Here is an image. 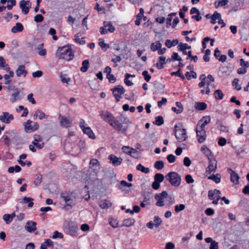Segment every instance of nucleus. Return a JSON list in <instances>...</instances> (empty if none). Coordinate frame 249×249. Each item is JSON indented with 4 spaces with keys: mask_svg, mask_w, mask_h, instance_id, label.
I'll list each match as a JSON object with an SVG mask.
<instances>
[{
    "mask_svg": "<svg viewBox=\"0 0 249 249\" xmlns=\"http://www.w3.org/2000/svg\"><path fill=\"white\" fill-rule=\"evenodd\" d=\"M56 57L59 59L71 61L74 58V53L71 48L67 46L59 47L55 53Z\"/></svg>",
    "mask_w": 249,
    "mask_h": 249,
    "instance_id": "nucleus-1",
    "label": "nucleus"
},
{
    "mask_svg": "<svg viewBox=\"0 0 249 249\" xmlns=\"http://www.w3.org/2000/svg\"><path fill=\"white\" fill-rule=\"evenodd\" d=\"M120 120L122 121V123H120L119 120L116 119L114 117L113 119V121L110 123V125L118 131L122 132H125L127 130L128 127L127 126L124 125L123 124H130L132 123L128 118L125 116H123V115H121Z\"/></svg>",
    "mask_w": 249,
    "mask_h": 249,
    "instance_id": "nucleus-2",
    "label": "nucleus"
},
{
    "mask_svg": "<svg viewBox=\"0 0 249 249\" xmlns=\"http://www.w3.org/2000/svg\"><path fill=\"white\" fill-rule=\"evenodd\" d=\"M166 179L174 187H178L180 184L181 178L180 176L175 172H171L166 176Z\"/></svg>",
    "mask_w": 249,
    "mask_h": 249,
    "instance_id": "nucleus-3",
    "label": "nucleus"
},
{
    "mask_svg": "<svg viewBox=\"0 0 249 249\" xmlns=\"http://www.w3.org/2000/svg\"><path fill=\"white\" fill-rule=\"evenodd\" d=\"M61 197L67 204V206L71 207L74 204L75 196L71 192H65L61 194Z\"/></svg>",
    "mask_w": 249,
    "mask_h": 249,
    "instance_id": "nucleus-4",
    "label": "nucleus"
},
{
    "mask_svg": "<svg viewBox=\"0 0 249 249\" xmlns=\"http://www.w3.org/2000/svg\"><path fill=\"white\" fill-rule=\"evenodd\" d=\"M32 121L28 120L24 123V130L26 132H32L38 129L39 124L36 122H34L33 125H31Z\"/></svg>",
    "mask_w": 249,
    "mask_h": 249,
    "instance_id": "nucleus-5",
    "label": "nucleus"
},
{
    "mask_svg": "<svg viewBox=\"0 0 249 249\" xmlns=\"http://www.w3.org/2000/svg\"><path fill=\"white\" fill-rule=\"evenodd\" d=\"M209 165L206 168V173L210 174L212 172H215L217 168V161L213 157L209 158Z\"/></svg>",
    "mask_w": 249,
    "mask_h": 249,
    "instance_id": "nucleus-6",
    "label": "nucleus"
},
{
    "mask_svg": "<svg viewBox=\"0 0 249 249\" xmlns=\"http://www.w3.org/2000/svg\"><path fill=\"white\" fill-rule=\"evenodd\" d=\"M111 90L113 92L114 96L115 97L117 102H119L122 98V95L124 94L125 90L123 87L121 85H119L114 87Z\"/></svg>",
    "mask_w": 249,
    "mask_h": 249,
    "instance_id": "nucleus-7",
    "label": "nucleus"
},
{
    "mask_svg": "<svg viewBox=\"0 0 249 249\" xmlns=\"http://www.w3.org/2000/svg\"><path fill=\"white\" fill-rule=\"evenodd\" d=\"M167 196L168 194L166 191H162L161 193L155 195V199L157 201L156 205L159 207L164 206V200Z\"/></svg>",
    "mask_w": 249,
    "mask_h": 249,
    "instance_id": "nucleus-8",
    "label": "nucleus"
},
{
    "mask_svg": "<svg viewBox=\"0 0 249 249\" xmlns=\"http://www.w3.org/2000/svg\"><path fill=\"white\" fill-rule=\"evenodd\" d=\"M100 116L101 118L106 122L108 123L109 125L113 121L114 119V115L108 111L107 110H101L100 112Z\"/></svg>",
    "mask_w": 249,
    "mask_h": 249,
    "instance_id": "nucleus-9",
    "label": "nucleus"
},
{
    "mask_svg": "<svg viewBox=\"0 0 249 249\" xmlns=\"http://www.w3.org/2000/svg\"><path fill=\"white\" fill-rule=\"evenodd\" d=\"M175 136L177 140L179 142H182L186 140L187 134L184 128H179L175 130Z\"/></svg>",
    "mask_w": 249,
    "mask_h": 249,
    "instance_id": "nucleus-10",
    "label": "nucleus"
},
{
    "mask_svg": "<svg viewBox=\"0 0 249 249\" xmlns=\"http://www.w3.org/2000/svg\"><path fill=\"white\" fill-rule=\"evenodd\" d=\"M19 4L22 12L25 15L29 13L31 3L28 0H22L19 2Z\"/></svg>",
    "mask_w": 249,
    "mask_h": 249,
    "instance_id": "nucleus-11",
    "label": "nucleus"
},
{
    "mask_svg": "<svg viewBox=\"0 0 249 249\" xmlns=\"http://www.w3.org/2000/svg\"><path fill=\"white\" fill-rule=\"evenodd\" d=\"M108 158L109 160L110 163H111L113 166L115 167L121 165L123 160L122 158H118L115 155L112 154L110 155Z\"/></svg>",
    "mask_w": 249,
    "mask_h": 249,
    "instance_id": "nucleus-12",
    "label": "nucleus"
},
{
    "mask_svg": "<svg viewBox=\"0 0 249 249\" xmlns=\"http://www.w3.org/2000/svg\"><path fill=\"white\" fill-rule=\"evenodd\" d=\"M13 120H14V116L7 112H4L2 115H0V121L2 123L8 124Z\"/></svg>",
    "mask_w": 249,
    "mask_h": 249,
    "instance_id": "nucleus-13",
    "label": "nucleus"
},
{
    "mask_svg": "<svg viewBox=\"0 0 249 249\" xmlns=\"http://www.w3.org/2000/svg\"><path fill=\"white\" fill-rule=\"evenodd\" d=\"M89 168L92 169L97 176V173L100 170V163L97 159H92L89 162Z\"/></svg>",
    "mask_w": 249,
    "mask_h": 249,
    "instance_id": "nucleus-14",
    "label": "nucleus"
},
{
    "mask_svg": "<svg viewBox=\"0 0 249 249\" xmlns=\"http://www.w3.org/2000/svg\"><path fill=\"white\" fill-rule=\"evenodd\" d=\"M42 141V138L39 135H35L34 136V141L32 142V144L35 145L36 148L38 149H42L44 146L43 142L39 143Z\"/></svg>",
    "mask_w": 249,
    "mask_h": 249,
    "instance_id": "nucleus-15",
    "label": "nucleus"
},
{
    "mask_svg": "<svg viewBox=\"0 0 249 249\" xmlns=\"http://www.w3.org/2000/svg\"><path fill=\"white\" fill-rule=\"evenodd\" d=\"M78 226L77 224L73 222H69L68 224V228L67 232L71 236H75L78 231Z\"/></svg>",
    "mask_w": 249,
    "mask_h": 249,
    "instance_id": "nucleus-16",
    "label": "nucleus"
},
{
    "mask_svg": "<svg viewBox=\"0 0 249 249\" xmlns=\"http://www.w3.org/2000/svg\"><path fill=\"white\" fill-rule=\"evenodd\" d=\"M36 223L33 221H28L25 226V229L29 232H33L36 230Z\"/></svg>",
    "mask_w": 249,
    "mask_h": 249,
    "instance_id": "nucleus-17",
    "label": "nucleus"
},
{
    "mask_svg": "<svg viewBox=\"0 0 249 249\" xmlns=\"http://www.w3.org/2000/svg\"><path fill=\"white\" fill-rule=\"evenodd\" d=\"M72 120L68 117H62L60 120V125L65 128H69L71 126Z\"/></svg>",
    "mask_w": 249,
    "mask_h": 249,
    "instance_id": "nucleus-18",
    "label": "nucleus"
},
{
    "mask_svg": "<svg viewBox=\"0 0 249 249\" xmlns=\"http://www.w3.org/2000/svg\"><path fill=\"white\" fill-rule=\"evenodd\" d=\"M228 171L231 175V181L235 184H237L239 182V177L238 175L231 168L228 169Z\"/></svg>",
    "mask_w": 249,
    "mask_h": 249,
    "instance_id": "nucleus-19",
    "label": "nucleus"
},
{
    "mask_svg": "<svg viewBox=\"0 0 249 249\" xmlns=\"http://www.w3.org/2000/svg\"><path fill=\"white\" fill-rule=\"evenodd\" d=\"M220 194L221 192L218 190H210L208 192V197L210 200L215 199V198H220Z\"/></svg>",
    "mask_w": 249,
    "mask_h": 249,
    "instance_id": "nucleus-20",
    "label": "nucleus"
},
{
    "mask_svg": "<svg viewBox=\"0 0 249 249\" xmlns=\"http://www.w3.org/2000/svg\"><path fill=\"white\" fill-rule=\"evenodd\" d=\"M16 73L17 77H20L21 76L25 77L27 74V71L25 70L24 65H19L16 71Z\"/></svg>",
    "mask_w": 249,
    "mask_h": 249,
    "instance_id": "nucleus-21",
    "label": "nucleus"
},
{
    "mask_svg": "<svg viewBox=\"0 0 249 249\" xmlns=\"http://www.w3.org/2000/svg\"><path fill=\"white\" fill-rule=\"evenodd\" d=\"M198 142L199 143L203 142L206 139L207 135L205 131L196 132Z\"/></svg>",
    "mask_w": 249,
    "mask_h": 249,
    "instance_id": "nucleus-22",
    "label": "nucleus"
},
{
    "mask_svg": "<svg viewBox=\"0 0 249 249\" xmlns=\"http://www.w3.org/2000/svg\"><path fill=\"white\" fill-rule=\"evenodd\" d=\"M178 48L179 51H181L184 54L186 55L187 49H190L191 47L186 43H180Z\"/></svg>",
    "mask_w": 249,
    "mask_h": 249,
    "instance_id": "nucleus-23",
    "label": "nucleus"
},
{
    "mask_svg": "<svg viewBox=\"0 0 249 249\" xmlns=\"http://www.w3.org/2000/svg\"><path fill=\"white\" fill-rule=\"evenodd\" d=\"M9 72L8 74H5L3 76L4 77V83L5 85H8L11 83V80L10 79V78H12L14 76V72L11 70H10V71H7Z\"/></svg>",
    "mask_w": 249,
    "mask_h": 249,
    "instance_id": "nucleus-24",
    "label": "nucleus"
},
{
    "mask_svg": "<svg viewBox=\"0 0 249 249\" xmlns=\"http://www.w3.org/2000/svg\"><path fill=\"white\" fill-rule=\"evenodd\" d=\"M201 151L208 157V159L213 157L211 151L205 145H202L200 149Z\"/></svg>",
    "mask_w": 249,
    "mask_h": 249,
    "instance_id": "nucleus-25",
    "label": "nucleus"
},
{
    "mask_svg": "<svg viewBox=\"0 0 249 249\" xmlns=\"http://www.w3.org/2000/svg\"><path fill=\"white\" fill-rule=\"evenodd\" d=\"M21 98H22V97L20 95V93H19V91L17 90V91L15 92H14V93H13L11 95V97L10 98V101L12 103H14V102H16V101H17V100H21Z\"/></svg>",
    "mask_w": 249,
    "mask_h": 249,
    "instance_id": "nucleus-26",
    "label": "nucleus"
},
{
    "mask_svg": "<svg viewBox=\"0 0 249 249\" xmlns=\"http://www.w3.org/2000/svg\"><path fill=\"white\" fill-rule=\"evenodd\" d=\"M82 131L84 133L87 134L90 138L92 139H94L95 138V135L89 127L87 126L83 128Z\"/></svg>",
    "mask_w": 249,
    "mask_h": 249,
    "instance_id": "nucleus-27",
    "label": "nucleus"
},
{
    "mask_svg": "<svg viewBox=\"0 0 249 249\" xmlns=\"http://www.w3.org/2000/svg\"><path fill=\"white\" fill-rule=\"evenodd\" d=\"M23 30V27L21 23H17L16 25L11 29V32L13 33L20 32Z\"/></svg>",
    "mask_w": 249,
    "mask_h": 249,
    "instance_id": "nucleus-28",
    "label": "nucleus"
},
{
    "mask_svg": "<svg viewBox=\"0 0 249 249\" xmlns=\"http://www.w3.org/2000/svg\"><path fill=\"white\" fill-rule=\"evenodd\" d=\"M162 44L160 42V41H157L154 43H152L150 45V49L151 51L153 52H155L156 51L159 50L161 48Z\"/></svg>",
    "mask_w": 249,
    "mask_h": 249,
    "instance_id": "nucleus-29",
    "label": "nucleus"
},
{
    "mask_svg": "<svg viewBox=\"0 0 249 249\" xmlns=\"http://www.w3.org/2000/svg\"><path fill=\"white\" fill-rule=\"evenodd\" d=\"M89 67V62L88 59L85 60L82 62V66L80 68V71L83 72H86Z\"/></svg>",
    "mask_w": 249,
    "mask_h": 249,
    "instance_id": "nucleus-30",
    "label": "nucleus"
},
{
    "mask_svg": "<svg viewBox=\"0 0 249 249\" xmlns=\"http://www.w3.org/2000/svg\"><path fill=\"white\" fill-rule=\"evenodd\" d=\"M195 108L197 110H204L207 107V105L204 102H197L195 104Z\"/></svg>",
    "mask_w": 249,
    "mask_h": 249,
    "instance_id": "nucleus-31",
    "label": "nucleus"
},
{
    "mask_svg": "<svg viewBox=\"0 0 249 249\" xmlns=\"http://www.w3.org/2000/svg\"><path fill=\"white\" fill-rule=\"evenodd\" d=\"M211 121V118L209 116H206L203 117L199 121L198 123H200L201 125H203V126H205L208 124H209Z\"/></svg>",
    "mask_w": 249,
    "mask_h": 249,
    "instance_id": "nucleus-32",
    "label": "nucleus"
},
{
    "mask_svg": "<svg viewBox=\"0 0 249 249\" xmlns=\"http://www.w3.org/2000/svg\"><path fill=\"white\" fill-rule=\"evenodd\" d=\"M178 43V39H174L173 41L167 39L165 40V45L167 48H170L172 46L177 45Z\"/></svg>",
    "mask_w": 249,
    "mask_h": 249,
    "instance_id": "nucleus-33",
    "label": "nucleus"
},
{
    "mask_svg": "<svg viewBox=\"0 0 249 249\" xmlns=\"http://www.w3.org/2000/svg\"><path fill=\"white\" fill-rule=\"evenodd\" d=\"M104 25L105 27H108L107 30L108 32L110 33H113L114 32L115 30V27L112 25L110 21H104Z\"/></svg>",
    "mask_w": 249,
    "mask_h": 249,
    "instance_id": "nucleus-34",
    "label": "nucleus"
},
{
    "mask_svg": "<svg viewBox=\"0 0 249 249\" xmlns=\"http://www.w3.org/2000/svg\"><path fill=\"white\" fill-rule=\"evenodd\" d=\"M38 116L40 120H42L46 117V115L41 110L37 109L34 115V119H36Z\"/></svg>",
    "mask_w": 249,
    "mask_h": 249,
    "instance_id": "nucleus-35",
    "label": "nucleus"
},
{
    "mask_svg": "<svg viewBox=\"0 0 249 249\" xmlns=\"http://www.w3.org/2000/svg\"><path fill=\"white\" fill-rule=\"evenodd\" d=\"M135 220L132 218L124 219L123 222V225L125 227H130L135 223Z\"/></svg>",
    "mask_w": 249,
    "mask_h": 249,
    "instance_id": "nucleus-36",
    "label": "nucleus"
},
{
    "mask_svg": "<svg viewBox=\"0 0 249 249\" xmlns=\"http://www.w3.org/2000/svg\"><path fill=\"white\" fill-rule=\"evenodd\" d=\"M0 68H5L6 71H10V68L7 64H6L3 57L0 56Z\"/></svg>",
    "mask_w": 249,
    "mask_h": 249,
    "instance_id": "nucleus-37",
    "label": "nucleus"
},
{
    "mask_svg": "<svg viewBox=\"0 0 249 249\" xmlns=\"http://www.w3.org/2000/svg\"><path fill=\"white\" fill-rule=\"evenodd\" d=\"M44 44L41 43L37 46V49L39 50L38 54L40 56H45L46 55L47 52L45 49L43 48Z\"/></svg>",
    "mask_w": 249,
    "mask_h": 249,
    "instance_id": "nucleus-38",
    "label": "nucleus"
},
{
    "mask_svg": "<svg viewBox=\"0 0 249 249\" xmlns=\"http://www.w3.org/2000/svg\"><path fill=\"white\" fill-rule=\"evenodd\" d=\"M80 36H81V34L77 33L74 36V39L76 43H78L81 45H84L86 43L85 40H84V37L80 38L79 37Z\"/></svg>",
    "mask_w": 249,
    "mask_h": 249,
    "instance_id": "nucleus-39",
    "label": "nucleus"
},
{
    "mask_svg": "<svg viewBox=\"0 0 249 249\" xmlns=\"http://www.w3.org/2000/svg\"><path fill=\"white\" fill-rule=\"evenodd\" d=\"M220 14L218 13L217 11H215L213 15H212L211 20V23L213 24H215L216 22V20H218V18H220Z\"/></svg>",
    "mask_w": 249,
    "mask_h": 249,
    "instance_id": "nucleus-40",
    "label": "nucleus"
},
{
    "mask_svg": "<svg viewBox=\"0 0 249 249\" xmlns=\"http://www.w3.org/2000/svg\"><path fill=\"white\" fill-rule=\"evenodd\" d=\"M208 179L214 181L216 183H218L221 181V175L219 174L213 175L212 176H209L208 177Z\"/></svg>",
    "mask_w": 249,
    "mask_h": 249,
    "instance_id": "nucleus-41",
    "label": "nucleus"
},
{
    "mask_svg": "<svg viewBox=\"0 0 249 249\" xmlns=\"http://www.w3.org/2000/svg\"><path fill=\"white\" fill-rule=\"evenodd\" d=\"M213 95L215 99L217 100H222L224 96V94L220 89L216 90L214 91Z\"/></svg>",
    "mask_w": 249,
    "mask_h": 249,
    "instance_id": "nucleus-42",
    "label": "nucleus"
},
{
    "mask_svg": "<svg viewBox=\"0 0 249 249\" xmlns=\"http://www.w3.org/2000/svg\"><path fill=\"white\" fill-rule=\"evenodd\" d=\"M34 199L31 197H28L27 196H25L23 198V201L25 203H28V207H32L34 205V202H33Z\"/></svg>",
    "mask_w": 249,
    "mask_h": 249,
    "instance_id": "nucleus-43",
    "label": "nucleus"
},
{
    "mask_svg": "<svg viewBox=\"0 0 249 249\" xmlns=\"http://www.w3.org/2000/svg\"><path fill=\"white\" fill-rule=\"evenodd\" d=\"M21 170V167L16 165L15 167L11 166L8 168V171L9 173H13L14 171L17 173L19 172Z\"/></svg>",
    "mask_w": 249,
    "mask_h": 249,
    "instance_id": "nucleus-44",
    "label": "nucleus"
},
{
    "mask_svg": "<svg viewBox=\"0 0 249 249\" xmlns=\"http://www.w3.org/2000/svg\"><path fill=\"white\" fill-rule=\"evenodd\" d=\"M132 186V183H128L125 180H122L120 182V189H121L123 191H124L125 190L124 188V187H130Z\"/></svg>",
    "mask_w": 249,
    "mask_h": 249,
    "instance_id": "nucleus-45",
    "label": "nucleus"
},
{
    "mask_svg": "<svg viewBox=\"0 0 249 249\" xmlns=\"http://www.w3.org/2000/svg\"><path fill=\"white\" fill-rule=\"evenodd\" d=\"M153 223L155 227L158 228L162 223V220L159 216H155L154 218Z\"/></svg>",
    "mask_w": 249,
    "mask_h": 249,
    "instance_id": "nucleus-46",
    "label": "nucleus"
},
{
    "mask_svg": "<svg viewBox=\"0 0 249 249\" xmlns=\"http://www.w3.org/2000/svg\"><path fill=\"white\" fill-rule=\"evenodd\" d=\"M164 178V176L160 173L156 174L154 176V180L160 183L163 181Z\"/></svg>",
    "mask_w": 249,
    "mask_h": 249,
    "instance_id": "nucleus-47",
    "label": "nucleus"
},
{
    "mask_svg": "<svg viewBox=\"0 0 249 249\" xmlns=\"http://www.w3.org/2000/svg\"><path fill=\"white\" fill-rule=\"evenodd\" d=\"M136 168L138 170H140L142 172L146 173V174L148 173L150 171L149 169L148 168H146V167H144L141 164H139L137 166Z\"/></svg>",
    "mask_w": 249,
    "mask_h": 249,
    "instance_id": "nucleus-48",
    "label": "nucleus"
},
{
    "mask_svg": "<svg viewBox=\"0 0 249 249\" xmlns=\"http://www.w3.org/2000/svg\"><path fill=\"white\" fill-rule=\"evenodd\" d=\"M153 123L157 125H161L164 123V120L161 116H159L155 118Z\"/></svg>",
    "mask_w": 249,
    "mask_h": 249,
    "instance_id": "nucleus-49",
    "label": "nucleus"
},
{
    "mask_svg": "<svg viewBox=\"0 0 249 249\" xmlns=\"http://www.w3.org/2000/svg\"><path fill=\"white\" fill-rule=\"evenodd\" d=\"M154 167L158 170H161L164 167V162L162 160L157 161L154 163Z\"/></svg>",
    "mask_w": 249,
    "mask_h": 249,
    "instance_id": "nucleus-50",
    "label": "nucleus"
},
{
    "mask_svg": "<svg viewBox=\"0 0 249 249\" xmlns=\"http://www.w3.org/2000/svg\"><path fill=\"white\" fill-rule=\"evenodd\" d=\"M111 203L107 200L101 201L100 204V206L102 209H107L111 207Z\"/></svg>",
    "mask_w": 249,
    "mask_h": 249,
    "instance_id": "nucleus-51",
    "label": "nucleus"
},
{
    "mask_svg": "<svg viewBox=\"0 0 249 249\" xmlns=\"http://www.w3.org/2000/svg\"><path fill=\"white\" fill-rule=\"evenodd\" d=\"M154 87L156 91H162L164 88V85H162L161 83L157 82L154 84Z\"/></svg>",
    "mask_w": 249,
    "mask_h": 249,
    "instance_id": "nucleus-52",
    "label": "nucleus"
},
{
    "mask_svg": "<svg viewBox=\"0 0 249 249\" xmlns=\"http://www.w3.org/2000/svg\"><path fill=\"white\" fill-rule=\"evenodd\" d=\"M132 149H134V148L127 146H124L122 148V150L124 153L129 155H130V154L132 153V150H131Z\"/></svg>",
    "mask_w": 249,
    "mask_h": 249,
    "instance_id": "nucleus-53",
    "label": "nucleus"
},
{
    "mask_svg": "<svg viewBox=\"0 0 249 249\" xmlns=\"http://www.w3.org/2000/svg\"><path fill=\"white\" fill-rule=\"evenodd\" d=\"M8 4L6 6L8 10H10L12 9L13 7L16 4V1L15 0H7Z\"/></svg>",
    "mask_w": 249,
    "mask_h": 249,
    "instance_id": "nucleus-54",
    "label": "nucleus"
},
{
    "mask_svg": "<svg viewBox=\"0 0 249 249\" xmlns=\"http://www.w3.org/2000/svg\"><path fill=\"white\" fill-rule=\"evenodd\" d=\"M185 208V206L183 204L177 205L175 207V211L176 213H178L180 211L184 210Z\"/></svg>",
    "mask_w": 249,
    "mask_h": 249,
    "instance_id": "nucleus-55",
    "label": "nucleus"
},
{
    "mask_svg": "<svg viewBox=\"0 0 249 249\" xmlns=\"http://www.w3.org/2000/svg\"><path fill=\"white\" fill-rule=\"evenodd\" d=\"M3 220L6 222V224L10 223L12 221V218L9 214H5L3 216Z\"/></svg>",
    "mask_w": 249,
    "mask_h": 249,
    "instance_id": "nucleus-56",
    "label": "nucleus"
},
{
    "mask_svg": "<svg viewBox=\"0 0 249 249\" xmlns=\"http://www.w3.org/2000/svg\"><path fill=\"white\" fill-rule=\"evenodd\" d=\"M238 81L239 80L237 78H235L232 83V86L234 87V88L237 90H239L241 89V86L238 85Z\"/></svg>",
    "mask_w": 249,
    "mask_h": 249,
    "instance_id": "nucleus-57",
    "label": "nucleus"
},
{
    "mask_svg": "<svg viewBox=\"0 0 249 249\" xmlns=\"http://www.w3.org/2000/svg\"><path fill=\"white\" fill-rule=\"evenodd\" d=\"M42 177L41 175H38L36 176V178L34 181V184L36 186L39 185L42 181Z\"/></svg>",
    "mask_w": 249,
    "mask_h": 249,
    "instance_id": "nucleus-58",
    "label": "nucleus"
},
{
    "mask_svg": "<svg viewBox=\"0 0 249 249\" xmlns=\"http://www.w3.org/2000/svg\"><path fill=\"white\" fill-rule=\"evenodd\" d=\"M172 61L178 60L179 61H182V58L179 57L177 53H173L171 56Z\"/></svg>",
    "mask_w": 249,
    "mask_h": 249,
    "instance_id": "nucleus-59",
    "label": "nucleus"
},
{
    "mask_svg": "<svg viewBox=\"0 0 249 249\" xmlns=\"http://www.w3.org/2000/svg\"><path fill=\"white\" fill-rule=\"evenodd\" d=\"M142 75L143 76L144 79L146 82H149L151 79V77L148 74V72L147 71H144L142 72Z\"/></svg>",
    "mask_w": 249,
    "mask_h": 249,
    "instance_id": "nucleus-60",
    "label": "nucleus"
},
{
    "mask_svg": "<svg viewBox=\"0 0 249 249\" xmlns=\"http://www.w3.org/2000/svg\"><path fill=\"white\" fill-rule=\"evenodd\" d=\"M44 19V17L40 14H37L34 17V20L36 22H42Z\"/></svg>",
    "mask_w": 249,
    "mask_h": 249,
    "instance_id": "nucleus-61",
    "label": "nucleus"
},
{
    "mask_svg": "<svg viewBox=\"0 0 249 249\" xmlns=\"http://www.w3.org/2000/svg\"><path fill=\"white\" fill-rule=\"evenodd\" d=\"M52 238L55 239L56 238H63V235L62 233L59 232L58 231H55L53 232V234L52 237Z\"/></svg>",
    "mask_w": 249,
    "mask_h": 249,
    "instance_id": "nucleus-62",
    "label": "nucleus"
},
{
    "mask_svg": "<svg viewBox=\"0 0 249 249\" xmlns=\"http://www.w3.org/2000/svg\"><path fill=\"white\" fill-rule=\"evenodd\" d=\"M43 75V72L41 71H37L35 72H33L32 76L34 78L40 77Z\"/></svg>",
    "mask_w": 249,
    "mask_h": 249,
    "instance_id": "nucleus-63",
    "label": "nucleus"
},
{
    "mask_svg": "<svg viewBox=\"0 0 249 249\" xmlns=\"http://www.w3.org/2000/svg\"><path fill=\"white\" fill-rule=\"evenodd\" d=\"M209 249H218V244L215 241L212 242Z\"/></svg>",
    "mask_w": 249,
    "mask_h": 249,
    "instance_id": "nucleus-64",
    "label": "nucleus"
}]
</instances>
